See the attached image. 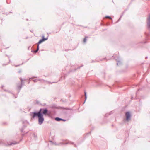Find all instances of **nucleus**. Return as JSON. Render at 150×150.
I'll return each mask as SVG.
<instances>
[{"label":"nucleus","mask_w":150,"mask_h":150,"mask_svg":"<svg viewBox=\"0 0 150 150\" xmlns=\"http://www.w3.org/2000/svg\"><path fill=\"white\" fill-rule=\"evenodd\" d=\"M30 115L33 118L36 116L38 117V124L40 125H41L43 123L44 121V118L43 115L42 114L35 112L31 113Z\"/></svg>","instance_id":"f257e3e1"},{"label":"nucleus","mask_w":150,"mask_h":150,"mask_svg":"<svg viewBox=\"0 0 150 150\" xmlns=\"http://www.w3.org/2000/svg\"><path fill=\"white\" fill-rule=\"evenodd\" d=\"M48 110L47 108H41L40 110L37 112V113H40L42 114V115H46V114L47 113Z\"/></svg>","instance_id":"f03ea898"},{"label":"nucleus","mask_w":150,"mask_h":150,"mask_svg":"<svg viewBox=\"0 0 150 150\" xmlns=\"http://www.w3.org/2000/svg\"><path fill=\"white\" fill-rule=\"evenodd\" d=\"M125 115L126 120L127 121L129 120H130L131 117V115L130 113L129 112H126Z\"/></svg>","instance_id":"7ed1b4c3"},{"label":"nucleus","mask_w":150,"mask_h":150,"mask_svg":"<svg viewBox=\"0 0 150 150\" xmlns=\"http://www.w3.org/2000/svg\"><path fill=\"white\" fill-rule=\"evenodd\" d=\"M147 23L148 28L150 30V14L147 17Z\"/></svg>","instance_id":"20e7f679"},{"label":"nucleus","mask_w":150,"mask_h":150,"mask_svg":"<svg viewBox=\"0 0 150 150\" xmlns=\"http://www.w3.org/2000/svg\"><path fill=\"white\" fill-rule=\"evenodd\" d=\"M55 119L56 121H61V120L64 121H66L65 120L62 119L61 118H60L59 117H56L55 118Z\"/></svg>","instance_id":"39448f33"},{"label":"nucleus","mask_w":150,"mask_h":150,"mask_svg":"<svg viewBox=\"0 0 150 150\" xmlns=\"http://www.w3.org/2000/svg\"><path fill=\"white\" fill-rule=\"evenodd\" d=\"M43 80L42 79H34L33 80V81L34 82H37L38 81H42V80Z\"/></svg>","instance_id":"423d86ee"},{"label":"nucleus","mask_w":150,"mask_h":150,"mask_svg":"<svg viewBox=\"0 0 150 150\" xmlns=\"http://www.w3.org/2000/svg\"><path fill=\"white\" fill-rule=\"evenodd\" d=\"M19 143V142H11V143L10 144H9V145H11L12 144H18Z\"/></svg>","instance_id":"0eeeda50"},{"label":"nucleus","mask_w":150,"mask_h":150,"mask_svg":"<svg viewBox=\"0 0 150 150\" xmlns=\"http://www.w3.org/2000/svg\"><path fill=\"white\" fill-rule=\"evenodd\" d=\"M42 40H43V41H45L48 39V38H45L44 37V36H42Z\"/></svg>","instance_id":"6e6552de"},{"label":"nucleus","mask_w":150,"mask_h":150,"mask_svg":"<svg viewBox=\"0 0 150 150\" xmlns=\"http://www.w3.org/2000/svg\"><path fill=\"white\" fill-rule=\"evenodd\" d=\"M43 42V40H42V39H41L39 41L38 43V44L39 45L40 44L42 43Z\"/></svg>","instance_id":"1a4fd4ad"},{"label":"nucleus","mask_w":150,"mask_h":150,"mask_svg":"<svg viewBox=\"0 0 150 150\" xmlns=\"http://www.w3.org/2000/svg\"><path fill=\"white\" fill-rule=\"evenodd\" d=\"M88 38V37L86 36L85 37V38H84L83 39V42L84 43H86V38Z\"/></svg>","instance_id":"9d476101"},{"label":"nucleus","mask_w":150,"mask_h":150,"mask_svg":"<svg viewBox=\"0 0 150 150\" xmlns=\"http://www.w3.org/2000/svg\"><path fill=\"white\" fill-rule=\"evenodd\" d=\"M18 88L19 90H20L22 88V85H20L18 86Z\"/></svg>","instance_id":"9b49d317"},{"label":"nucleus","mask_w":150,"mask_h":150,"mask_svg":"<svg viewBox=\"0 0 150 150\" xmlns=\"http://www.w3.org/2000/svg\"><path fill=\"white\" fill-rule=\"evenodd\" d=\"M21 85H23L24 82H23V80L22 79V78L21 79Z\"/></svg>","instance_id":"f8f14e48"},{"label":"nucleus","mask_w":150,"mask_h":150,"mask_svg":"<svg viewBox=\"0 0 150 150\" xmlns=\"http://www.w3.org/2000/svg\"><path fill=\"white\" fill-rule=\"evenodd\" d=\"M121 63V62L120 61H117V65H118L119 64H120Z\"/></svg>","instance_id":"ddd939ff"},{"label":"nucleus","mask_w":150,"mask_h":150,"mask_svg":"<svg viewBox=\"0 0 150 150\" xmlns=\"http://www.w3.org/2000/svg\"><path fill=\"white\" fill-rule=\"evenodd\" d=\"M123 13H123L122 14V15L120 17V18L118 20V21H117V22H118V21H120L121 19V18L122 17V16H123Z\"/></svg>","instance_id":"4468645a"},{"label":"nucleus","mask_w":150,"mask_h":150,"mask_svg":"<svg viewBox=\"0 0 150 150\" xmlns=\"http://www.w3.org/2000/svg\"><path fill=\"white\" fill-rule=\"evenodd\" d=\"M46 115H47L48 116H50V112L48 111L47 113L46 114Z\"/></svg>","instance_id":"2eb2a0df"},{"label":"nucleus","mask_w":150,"mask_h":150,"mask_svg":"<svg viewBox=\"0 0 150 150\" xmlns=\"http://www.w3.org/2000/svg\"><path fill=\"white\" fill-rule=\"evenodd\" d=\"M84 93H85V100H86V98H87L86 93V92H85Z\"/></svg>","instance_id":"dca6fc26"},{"label":"nucleus","mask_w":150,"mask_h":150,"mask_svg":"<svg viewBox=\"0 0 150 150\" xmlns=\"http://www.w3.org/2000/svg\"><path fill=\"white\" fill-rule=\"evenodd\" d=\"M106 17L107 18H108L109 19H112V18L110 16H106Z\"/></svg>","instance_id":"f3484780"},{"label":"nucleus","mask_w":150,"mask_h":150,"mask_svg":"<svg viewBox=\"0 0 150 150\" xmlns=\"http://www.w3.org/2000/svg\"><path fill=\"white\" fill-rule=\"evenodd\" d=\"M38 50H35V51H32V52H34V53H36L37 52H38Z\"/></svg>","instance_id":"a211bd4d"},{"label":"nucleus","mask_w":150,"mask_h":150,"mask_svg":"<svg viewBox=\"0 0 150 150\" xmlns=\"http://www.w3.org/2000/svg\"><path fill=\"white\" fill-rule=\"evenodd\" d=\"M39 45L38 44V46H37V50L38 51V50H39Z\"/></svg>","instance_id":"6ab92c4d"},{"label":"nucleus","mask_w":150,"mask_h":150,"mask_svg":"<svg viewBox=\"0 0 150 150\" xmlns=\"http://www.w3.org/2000/svg\"><path fill=\"white\" fill-rule=\"evenodd\" d=\"M20 131L21 132H22L23 131V128H22L20 129Z\"/></svg>","instance_id":"aec40b11"},{"label":"nucleus","mask_w":150,"mask_h":150,"mask_svg":"<svg viewBox=\"0 0 150 150\" xmlns=\"http://www.w3.org/2000/svg\"><path fill=\"white\" fill-rule=\"evenodd\" d=\"M66 109H67V110H70V109H69V108H66Z\"/></svg>","instance_id":"412c9836"},{"label":"nucleus","mask_w":150,"mask_h":150,"mask_svg":"<svg viewBox=\"0 0 150 150\" xmlns=\"http://www.w3.org/2000/svg\"><path fill=\"white\" fill-rule=\"evenodd\" d=\"M57 82H52V83H57Z\"/></svg>","instance_id":"4be33fe9"},{"label":"nucleus","mask_w":150,"mask_h":150,"mask_svg":"<svg viewBox=\"0 0 150 150\" xmlns=\"http://www.w3.org/2000/svg\"><path fill=\"white\" fill-rule=\"evenodd\" d=\"M147 58V57H146V58Z\"/></svg>","instance_id":"5701e85b"},{"label":"nucleus","mask_w":150,"mask_h":150,"mask_svg":"<svg viewBox=\"0 0 150 150\" xmlns=\"http://www.w3.org/2000/svg\"><path fill=\"white\" fill-rule=\"evenodd\" d=\"M4 86H2V88H3V87Z\"/></svg>","instance_id":"b1692460"},{"label":"nucleus","mask_w":150,"mask_h":150,"mask_svg":"<svg viewBox=\"0 0 150 150\" xmlns=\"http://www.w3.org/2000/svg\"><path fill=\"white\" fill-rule=\"evenodd\" d=\"M80 67H79V68Z\"/></svg>","instance_id":"393cba45"},{"label":"nucleus","mask_w":150,"mask_h":150,"mask_svg":"<svg viewBox=\"0 0 150 150\" xmlns=\"http://www.w3.org/2000/svg\"><path fill=\"white\" fill-rule=\"evenodd\" d=\"M21 72V71H18V72Z\"/></svg>","instance_id":"a878e982"},{"label":"nucleus","mask_w":150,"mask_h":150,"mask_svg":"<svg viewBox=\"0 0 150 150\" xmlns=\"http://www.w3.org/2000/svg\"><path fill=\"white\" fill-rule=\"evenodd\" d=\"M36 78V77H33V78Z\"/></svg>","instance_id":"bb28decb"},{"label":"nucleus","mask_w":150,"mask_h":150,"mask_svg":"<svg viewBox=\"0 0 150 150\" xmlns=\"http://www.w3.org/2000/svg\"><path fill=\"white\" fill-rule=\"evenodd\" d=\"M61 100L63 101V100H62V99Z\"/></svg>","instance_id":"cd10ccee"}]
</instances>
